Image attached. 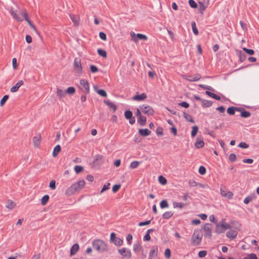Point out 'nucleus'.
<instances>
[{"mask_svg": "<svg viewBox=\"0 0 259 259\" xmlns=\"http://www.w3.org/2000/svg\"><path fill=\"white\" fill-rule=\"evenodd\" d=\"M84 185L85 182L84 180L79 181L77 183H75L68 187L65 191V194L68 196H71L75 192L82 189Z\"/></svg>", "mask_w": 259, "mask_h": 259, "instance_id": "nucleus-1", "label": "nucleus"}, {"mask_svg": "<svg viewBox=\"0 0 259 259\" xmlns=\"http://www.w3.org/2000/svg\"><path fill=\"white\" fill-rule=\"evenodd\" d=\"M92 245L94 249L98 251L103 252L108 250V246L106 243L100 239L93 241Z\"/></svg>", "mask_w": 259, "mask_h": 259, "instance_id": "nucleus-2", "label": "nucleus"}, {"mask_svg": "<svg viewBox=\"0 0 259 259\" xmlns=\"http://www.w3.org/2000/svg\"><path fill=\"white\" fill-rule=\"evenodd\" d=\"M78 89L85 95L89 94L90 92V85L88 81L85 79H81L77 85Z\"/></svg>", "mask_w": 259, "mask_h": 259, "instance_id": "nucleus-3", "label": "nucleus"}, {"mask_svg": "<svg viewBox=\"0 0 259 259\" xmlns=\"http://www.w3.org/2000/svg\"><path fill=\"white\" fill-rule=\"evenodd\" d=\"M73 68L75 75L80 76L82 74V68L79 59L77 58H75L73 62Z\"/></svg>", "mask_w": 259, "mask_h": 259, "instance_id": "nucleus-4", "label": "nucleus"}, {"mask_svg": "<svg viewBox=\"0 0 259 259\" xmlns=\"http://www.w3.org/2000/svg\"><path fill=\"white\" fill-rule=\"evenodd\" d=\"M202 240V235L198 231H195L193 234L191 242L193 245H198Z\"/></svg>", "mask_w": 259, "mask_h": 259, "instance_id": "nucleus-5", "label": "nucleus"}, {"mask_svg": "<svg viewBox=\"0 0 259 259\" xmlns=\"http://www.w3.org/2000/svg\"><path fill=\"white\" fill-rule=\"evenodd\" d=\"M130 35L132 40L136 43L138 42L139 39L146 40L148 39L146 35L141 33L136 34L133 31L131 32Z\"/></svg>", "mask_w": 259, "mask_h": 259, "instance_id": "nucleus-6", "label": "nucleus"}, {"mask_svg": "<svg viewBox=\"0 0 259 259\" xmlns=\"http://www.w3.org/2000/svg\"><path fill=\"white\" fill-rule=\"evenodd\" d=\"M140 108L143 113L148 116L152 115L154 114V110L149 105H143L140 106Z\"/></svg>", "mask_w": 259, "mask_h": 259, "instance_id": "nucleus-7", "label": "nucleus"}, {"mask_svg": "<svg viewBox=\"0 0 259 259\" xmlns=\"http://www.w3.org/2000/svg\"><path fill=\"white\" fill-rule=\"evenodd\" d=\"M202 230L204 232V236L205 237L210 238L212 236V228L211 225L209 224H205L203 227Z\"/></svg>", "mask_w": 259, "mask_h": 259, "instance_id": "nucleus-8", "label": "nucleus"}, {"mask_svg": "<svg viewBox=\"0 0 259 259\" xmlns=\"http://www.w3.org/2000/svg\"><path fill=\"white\" fill-rule=\"evenodd\" d=\"M221 195L224 197H227L229 199H231L233 196V193L230 191H227L225 186H222L220 189Z\"/></svg>", "mask_w": 259, "mask_h": 259, "instance_id": "nucleus-9", "label": "nucleus"}, {"mask_svg": "<svg viewBox=\"0 0 259 259\" xmlns=\"http://www.w3.org/2000/svg\"><path fill=\"white\" fill-rule=\"evenodd\" d=\"M21 15L23 17L24 19L27 22L30 27L36 32L37 33V30L35 26L31 23L30 20L27 17V14L26 11L24 10L21 12Z\"/></svg>", "mask_w": 259, "mask_h": 259, "instance_id": "nucleus-10", "label": "nucleus"}, {"mask_svg": "<svg viewBox=\"0 0 259 259\" xmlns=\"http://www.w3.org/2000/svg\"><path fill=\"white\" fill-rule=\"evenodd\" d=\"M9 11L14 19L19 22H21L23 21V18L22 17V16L21 15V16L18 15L17 14V11L15 10L13 7H11L9 9Z\"/></svg>", "mask_w": 259, "mask_h": 259, "instance_id": "nucleus-11", "label": "nucleus"}, {"mask_svg": "<svg viewBox=\"0 0 259 259\" xmlns=\"http://www.w3.org/2000/svg\"><path fill=\"white\" fill-rule=\"evenodd\" d=\"M118 252L123 257H131L132 256L131 250L126 248L119 249Z\"/></svg>", "mask_w": 259, "mask_h": 259, "instance_id": "nucleus-12", "label": "nucleus"}, {"mask_svg": "<svg viewBox=\"0 0 259 259\" xmlns=\"http://www.w3.org/2000/svg\"><path fill=\"white\" fill-rule=\"evenodd\" d=\"M185 78L191 82L199 80L201 78V76L199 74H196L193 76H185Z\"/></svg>", "mask_w": 259, "mask_h": 259, "instance_id": "nucleus-13", "label": "nucleus"}, {"mask_svg": "<svg viewBox=\"0 0 259 259\" xmlns=\"http://www.w3.org/2000/svg\"><path fill=\"white\" fill-rule=\"evenodd\" d=\"M237 234L238 233L236 231L230 230L227 232L226 236L230 239H234L237 237Z\"/></svg>", "mask_w": 259, "mask_h": 259, "instance_id": "nucleus-14", "label": "nucleus"}, {"mask_svg": "<svg viewBox=\"0 0 259 259\" xmlns=\"http://www.w3.org/2000/svg\"><path fill=\"white\" fill-rule=\"evenodd\" d=\"M23 81L21 80H19L14 86L12 87L10 91L12 93H15L18 91L19 88L23 84Z\"/></svg>", "mask_w": 259, "mask_h": 259, "instance_id": "nucleus-15", "label": "nucleus"}, {"mask_svg": "<svg viewBox=\"0 0 259 259\" xmlns=\"http://www.w3.org/2000/svg\"><path fill=\"white\" fill-rule=\"evenodd\" d=\"M204 145V143L203 142V139L201 138H197L196 139V141L195 143V146L196 148H202Z\"/></svg>", "mask_w": 259, "mask_h": 259, "instance_id": "nucleus-16", "label": "nucleus"}, {"mask_svg": "<svg viewBox=\"0 0 259 259\" xmlns=\"http://www.w3.org/2000/svg\"><path fill=\"white\" fill-rule=\"evenodd\" d=\"M147 98V95L145 93H142L140 95H137L133 97V99L135 101H143Z\"/></svg>", "mask_w": 259, "mask_h": 259, "instance_id": "nucleus-17", "label": "nucleus"}, {"mask_svg": "<svg viewBox=\"0 0 259 259\" xmlns=\"http://www.w3.org/2000/svg\"><path fill=\"white\" fill-rule=\"evenodd\" d=\"M225 230L224 229L220 223L217 224L215 229V232L217 234H220L225 232Z\"/></svg>", "mask_w": 259, "mask_h": 259, "instance_id": "nucleus-18", "label": "nucleus"}, {"mask_svg": "<svg viewBox=\"0 0 259 259\" xmlns=\"http://www.w3.org/2000/svg\"><path fill=\"white\" fill-rule=\"evenodd\" d=\"M79 248V245L77 243L74 244L71 248L70 255H73L76 253Z\"/></svg>", "mask_w": 259, "mask_h": 259, "instance_id": "nucleus-19", "label": "nucleus"}, {"mask_svg": "<svg viewBox=\"0 0 259 259\" xmlns=\"http://www.w3.org/2000/svg\"><path fill=\"white\" fill-rule=\"evenodd\" d=\"M70 17L75 25H78L79 17L78 15H75L73 14H70Z\"/></svg>", "mask_w": 259, "mask_h": 259, "instance_id": "nucleus-20", "label": "nucleus"}, {"mask_svg": "<svg viewBox=\"0 0 259 259\" xmlns=\"http://www.w3.org/2000/svg\"><path fill=\"white\" fill-rule=\"evenodd\" d=\"M142 247L141 245V244L137 242V243H135L133 245V250L134 251L137 253L138 252L142 251Z\"/></svg>", "mask_w": 259, "mask_h": 259, "instance_id": "nucleus-21", "label": "nucleus"}, {"mask_svg": "<svg viewBox=\"0 0 259 259\" xmlns=\"http://www.w3.org/2000/svg\"><path fill=\"white\" fill-rule=\"evenodd\" d=\"M235 111H241V109L235 107H230L227 109V112L230 115H234Z\"/></svg>", "mask_w": 259, "mask_h": 259, "instance_id": "nucleus-22", "label": "nucleus"}, {"mask_svg": "<svg viewBox=\"0 0 259 259\" xmlns=\"http://www.w3.org/2000/svg\"><path fill=\"white\" fill-rule=\"evenodd\" d=\"M154 231V229H148L147 232H146V234L144 235V237H143V240L144 241H149L151 239V237L150 236V234L153 232Z\"/></svg>", "mask_w": 259, "mask_h": 259, "instance_id": "nucleus-23", "label": "nucleus"}, {"mask_svg": "<svg viewBox=\"0 0 259 259\" xmlns=\"http://www.w3.org/2000/svg\"><path fill=\"white\" fill-rule=\"evenodd\" d=\"M41 138L39 135L35 136L33 139L34 145L35 147H38L40 143Z\"/></svg>", "mask_w": 259, "mask_h": 259, "instance_id": "nucleus-24", "label": "nucleus"}, {"mask_svg": "<svg viewBox=\"0 0 259 259\" xmlns=\"http://www.w3.org/2000/svg\"><path fill=\"white\" fill-rule=\"evenodd\" d=\"M104 103L106 105L108 106L110 108H112L114 112H115L117 109V107L115 104H114L113 102H110V101L105 100Z\"/></svg>", "mask_w": 259, "mask_h": 259, "instance_id": "nucleus-25", "label": "nucleus"}, {"mask_svg": "<svg viewBox=\"0 0 259 259\" xmlns=\"http://www.w3.org/2000/svg\"><path fill=\"white\" fill-rule=\"evenodd\" d=\"M198 4H199L198 11H199V13L202 15L203 14L204 11L207 8V6H205L204 4V3L201 2H199Z\"/></svg>", "mask_w": 259, "mask_h": 259, "instance_id": "nucleus-26", "label": "nucleus"}, {"mask_svg": "<svg viewBox=\"0 0 259 259\" xmlns=\"http://www.w3.org/2000/svg\"><path fill=\"white\" fill-rule=\"evenodd\" d=\"M94 89L95 91H96V92L99 95H100L101 96L103 97H107V93L105 92V91H104L103 90H97V87L96 86L94 87Z\"/></svg>", "mask_w": 259, "mask_h": 259, "instance_id": "nucleus-27", "label": "nucleus"}, {"mask_svg": "<svg viewBox=\"0 0 259 259\" xmlns=\"http://www.w3.org/2000/svg\"><path fill=\"white\" fill-rule=\"evenodd\" d=\"M139 134L143 136H147L151 133V132L147 128L140 129L139 130Z\"/></svg>", "mask_w": 259, "mask_h": 259, "instance_id": "nucleus-28", "label": "nucleus"}, {"mask_svg": "<svg viewBox=\"0 0 259 259\" xmlns=\"http://www.w3.org/2000/svg\"><path fill=\"white\" fill-rule=\"evenodd\" d=\"M103 156L101 155H97L95 156L94 163L95 164H100L103 162Z\"/></svg>", "mask_w": 259, "mask_h": 259, "instance_id": "nucleus-29", "label": "nucleus"}, {"mask_svg": "<svg viewBox=\"0 0 259 259\" xmlns=\"http://www.w3.org/2000/svg\"><path fill=\"white\" fill-rule=\"evenodd\" d=\"M146 117L142 115L140 117H138V122L141 125L144 126L146 124Z\"/></svg>", "mask_w": 259, "mask_h": 259, "instance_id": "nucleus-30", "label": "nucleus"}, {"mask_svg": "<svg viewBox=\"0 0 259 259\" xmlns=\"http://www.w3.org/2000/svg\"><path fill=\"white\" fill-rule=\"evenodd\" d=\"M202 106L203 107H209L212 104V102L211 101L207 100H202Z\"/></svg>", "mask_w": 259, "mask_h": 259, "instance_id": "nucleus-31", "label": "nucleus"}, {"mask_svg": "<svg viewBox=\"0 0 259 259\" xmlns=\"http://www.w3.org/2000/svg\"><path fill=\"white\" fill-rule=\"evenodd\" d=\"M172 205L174 208L182 209L186 206V204L182 202H177L175 201L172 203Z\"/></svg>", "mask_w": 259, "mask_h": 259, "instance_id": "nucleus-32", "label": "nucleus"}, {"mask_svg": "<svg viewBox=\"0 0 259 259\" xmlns=\"http://www.w3.org/2000/svg\"><path fill=\"white\" fill-rule=\"evenodd\" d=\"M57 95L59 98L61 99L63 98L66 95V91H64L63 90L60 89H57Z\"/></svg>", "mask_w": 259, "mask_h": 259, "instance_id": "nucleus-33", "label": "nucleus"}, {"mask_svg": "<svg viewBox=\"0 0 259 259\" xmlns=\"http://www.w3.org/2000/svg\"><path fill=\"white\" fill-rule=\"evenodd\" d=\"M61 151V146L59 145H57L55 146L53 152V155L54 157H56L59 152Z\"/></svg>", "mask_w": 259, "mask_h": 259, "instance_id": "nucleus-34", "label": "nucleus"}, {"mask_svg": "<svg viewBox=\"0 0 259 259\" xmlns=\"http://www.w3.org/2000/svg\"><path fill=\"white\" fill-rule=\"evenodd\" d=\"M157 249H151L150 251L149 254V259H152L154 256L157 255Z\"/></svg>", "mask_w": 259, "mask_h": 259, "instance_id": "nucleus-35", "label": "nucleus"}, {"mask_svg": "<svg viewBox=\"0 0 259 259\" xmlns=\"http://www.w3.org/2000/svg\"><path fill=\"white\" fill-rule=\"evenodd\" d=\"M220 224H221V225L222 226V227H223V228L225 230H227V229H230L231 228V225L225 222L224 220H223L220 222Z\"/></svg>", "mask_w": 259, "mask_h": 259, "instance_id": "nucleus-36", "label": "nucleus"}, {"mask_svg": "<svg viewBox=\"0 0 259 259\" xmlns=\"http://www.w3.org/2000/svg\"><path fill=\"white\" fill-rule=\"evenodd\" d=\"M123 240L119 238H116L112 242L117 246H120L123 244Z\"/></svg>", "mask_w": 259, "mask_h": 259, "instance_id": "nucleus-37", "label": "nucleus"}, {"mask_svg": "<svg viewBox=\"0 0 259 259\" xmlns=\"http://www.w3.org/2000/svg\"><path fill=\"white\" fill-rule=\"evenodd\" d=\"M15 205L16 204L12 200H8L6 204V207L10 209H12L14 208Z\"/></svg>", "mask_w": 259, "mask_h": 259, "instance_id": "nucleus-38", "label": "nucleus"}, {"mask_svg": "<svg viewBox=\"0 0 259 259\" xmlns=\"http://www.w3.org/2000/svg\"><path fill=\"white\" fill-rule=\"evenodd\" d=\"M173 214L171 211H166L163 214L162 218L164 219H168L173 215Z\"/></svg>", "mask_w": 259, "mask_h": 259, "instance_id": "nucleus-39", "label": "nucleus"}, {"mask_svg": "<svg viewBox=\"0 0 259 259\" xmlns=\"http://www.w3.org/2000/svg\"><path fill=\"white\" fill-rule=\"evenodd\" d=\"M49 200V196L48 195H44L41 199V203L42 205H46Z\"/></svg>", "mask_w": 259, "mask_h": 259, "instance_id": "nucleus-40", "label": "nucleus"}, {"mask_svg": "<svg viewBox=\"0 0 259 259\" xmlns=\"http://www.w3.org/2000/svg\"><path fill=\"white\" fill-rule=\"evenodd\" d=\"M184 117L187 120L189 121V122H190L191 123L194 122V120H193L192 117L190 115L184 112Z\"/></svg>", "mask_w": 259, "mask_h": 259, "instance_id": "nucleus-41", "label": "nucleus"}, {"mask_svg": "<svg viewBox=\"0 0 259 259\" xmlns=\"http://www.w3.org/2000/svg\"><path fill=\"white\" fill-rule=\"evenodd\" d=\"M140 164V162L138 161H134L130 164V167L131 169L136 168Z\"/></svg>", "mask_w": 259, "mask_h": 259, "instance_id": "nucleus-42", "label": "nucleus"}, {"mask_svg": "<svg viewBox=\"0 0 259 259\" xmlns=\"http://www.w3.org/2000/svg\"><path fill=\"white\" fill-rule=\"evenodd\" d=\"M198 131V127L196 125H195V126H193L192 127V132H191V136L192 137H195V136L196 135L197 132Z\"/></svg>", "mask_w": 259, "mask_h": 259, "instance_id": "nucleus-43", "label": "nucleus"}, {"mask_svg": "<svg viewBox=\"0 0 259 259\" xmlns=\"http://www.w3.org/2000/svg\"><path fill=\"white\" fill-rule=\"evenodd\" d=\"M250 113L247 111L243 110L241 112V116L244 118L249 117L250 116Z\"/></svg>", "mask_w": 259, "mask_h": 259, "instance_id": "nucleus-44", "label": "nucleus"}, {"mask_svg": "<svg viewBox=\"0 0 259 259\" xmlns=\"http://www.w3.org/2000/svg\"><path fill=\"white\" fill-rule=\"evenodd\" d=\"M191 24H192V30H193V32L194 33V34L196 35H198V30L196 27L195 22L194 21H193L192 22Z\"/></svg>", "mask_w": 259, "mask_h": 259, "instance_id": "nucleus-45", "label": "nucleus"}, {"mask_svg": "<svg viewBox=\"0 0 259 259\" xmlns=\"http://www.w3.org/2000/svg\"><path fill=\"white\" fill-rule=\"evenodd\" d=\"M124 116H125V118H126L127 119L131 118L132 117H133L132 112L130 110H126L124 112Z\"/></svg>", "mask_w": 259, "mask_h": 259, "instance_id": "nucleus-46", "label": "nucleus"}, {"mask_svg": "<svg viewBox=\"0 0 259 259\" xmlns=\"http://www.w3.org/2000/svg\"><path fill=\"white\" fill-rule=\"evenodd\" d=\"M75 92V89L74 87H69L66 91V93H67L70 95H72L74 94Z\"/></svg>", "mask_w": 259, "mask_h": 259, "instance_id": "nucleus-47", "label": "nucleus"}, {"mask_svg": "<svg viewBox=\"0 0 259 259\" xmlns=\"http://www.w3.org/2000/svg\"><path fill=\"white\" fill-rule=\"evenodd\" d=\"M97 51H98V54L100 56H101L104 58H106L107 57V53L105 50L99 49Z\"/></svg>", "mask_w": 259, "mask_h": 259, "instance_id": "nucleus-48", "label": "nucleus"}, {"mask_svg": "<svg viewBox=\"0 0 259 259\" xmlns=\"http://www.w3.org/2000/svg\"><path fill=\"white\" fill-rule=\"evenodd\" d=\"M253 198H254L253 196H248L246 197V198H245V199H244L243 202H244V203L245 204H248L250 202L252 201Z\"/></svg>", "mask_w": 259, "mask_h": 259, "instance_id": "nucleus-49", "label": "nucleus"}, {"mask_svg": "<svg viewBox=\"0 0 259 259\" xmlns=\"http://www.w3.org/2000/svg\"><path fill=\"white\" fill-rule=\"evenodd\" d=\"M160 206L161 208H167L168 207V204L166 200H163L160 203Z\"/></svg>", "mask_w": 259, "mask_h": 259, "instance_id": "nucleus-50", "label": "nucleus"}, {"mask_svg": "<svg viewBox=\"0 0 259 259\" xmlns=\"http://www.w3.org/2000/svg\"><path fill=\"white\" fill-rule=\"evenodd\" d=\"M188 184L191 187H194L198 186V183L194 180H190L188 182Z\"/></svg>", "mask_w": 259, "mask_h": 259, "instance_id": "nucleus-51", "label": "nucleus"}, {"mask_svg": "<svg viewBox=\"0 0 259 259\" xmlns=\"http://www.w3.org/2000/svg\"><path fill=\"white\" fill-rule=\"evenodd\" d=\"M243 259H258L255 254L250 253Z\"/></svg>", "mask_w": 259, "mask_h": 259, "instance_id": "nucleus-52", "label": "nucleus"}, {"mask_svg": "<svg viewBox=\"0 0 259 259\" xmlns=\"http://www.w3.org/2000/svg\"><path fill=\"white\" fill-rule=\"evenodd\" d=\"M158 180L159 183L162 185H165L167 182L166 179L162 176L159 177Z\"/></svg>", "mask_w": 259, "mask_h": 259, "instance_id": "nucleus-53", "label": "nucleus"}, {"mask_svg": "<svg viewBox=\"0 0 259 259\" xmlns=\"http://www.w3.org/2000/svg\"><path fill=\"white\" fill-rule=\"evenodd\" d=\"M49 187L52 190H55L56 188V181L55 180H52L50 182Z\"/></svg>", "mask_w": 259, "mask_h": 259, "instance_id": "nucleus-54", "label": "nucleus"}, {"mask_svg": "<svg viewBox=\"0 0 259 259\" xmlns=\"http://www.w3.org/2000/svg\"><path fill=\"white\" fill-rule=\"evenodd\" d=\"M8 99H9V96L8 95L4 96L3 97V98L1 100V102H0L1 106H3Z\"/></svg>", "mask_w": 259, "mask_h": 259, "instance_id": "nucleus-55", "label": "nucleus"}, {"mask_svg": "<svg viewBox=\"0 0 259 259\" xmlns=\"http://www.w3.org/2000/svg\"><path fill=\"white\" fill-rule=\"evenodd\" d=\"M83 170V167L80 165H76L74 167V170L77 174H79Z\"/></svg>", "mask_w": 259, "mask_h": 259, "instance_id": "nucleus-56", "label": "nucleus"}, {"mask_svg": "<svg viewBox=\"0 0 259 259\" xmlns=\"http://www.w3.org/2000/svg\"><path fill=\"white\" fill-rule=\"evenodd\" d=\"M164 255L166 258H169L171 256V251L169 248H166L164 251Z\"/></svg>", "mask_w": 259, "mask_h": 259, "instance_id": "nucleus-57", "label": "nucleus"}, {"mask_svg": "<svg viewBox=\"0 0 259 259\" xmlns=\"http://www.w3.org/2000/svg\"><path fill=\"white\" fill-rule=\"evenodd\" d=\"M110 184L109 183H107L106 184H105L103 186V188H102V190H101V191L100 192V194L102 193L105 191L109 189V188H110Z\"/></svg>", "mask_w": 259, "mask_h": 259, "instance_id": "nucleus-58", "label": "nucleus"}, {"mask_svg": "<svg viewBox=\"0 0 259 259\" xmlns=\"http://www.w3.org/2000/svg\"><path fill=\"white\" fill-rule=\"evenodd\" d=\"M189 4L192 8H196L197 7V5L194 0H189Z\"/></svg>", "mask_w": 259, "mask_h": 259, "instance_id": "nucleus-59", "label": "nucleus"}, {"mask_svg": "<svg viewBox=\"0 0 259 259\" xmlns=\"http://www.w3.org/2000/svg\"><path fill=\"white\" fill-rule=\"evenodd\" d=\"M243 50L244 51H245L246 53H247L248 54L250 55H252L254 54V51L253 50H251V49H247L246 48H243Z\"/></svg>", "mask_w": 259, "mask_h": 259, "instance_id": "nucleus-60", "label": "nucleus"}, {"mask_svg": "<svg viewBox=\"0 0 259 259\" xmlns=\"http://www.w3.org/2000/svg\"><path fill=\"white\" fill-rule=\"evenodd\" d=\"M132 239H133V236L131 234H129L126 236V240L127 243L128 245H131L132 244Z\"/></svg>", "mask_w": 259, "mask_h": 259, "instance_id": "nucleus-61", "label": "nucleus"}, {"mask_svg": "<svg viewBox=\"0 0 259 259\" xmlns=\"http://www.w3.org/2000/svg\"><path fill=\"white\" fill-rule=\"evenodd\" d=\"M229 159L230 161L232 162H235L236 160V155L234 153L230 154L229 157Z\"/></svg>", "mask_w": 259, "mask_h": 259, "instance_id": "nucleus-62", "label": "nucleus"}, {"mask_svg": "<svg viewBox=\"0 0 259 259\" xmlns=\"http://www.w3.org/2000/svg\"><path fill=\"white\" fill-rule=\"evenodd\" d=\"M248 145L245 142H241L239 144L238 147L241 148L245 149L248 147Z\"/></svg>", "mask_w": 259, "mask_h": 259, "instance_id": "nucleus-63", "label": "nucleus"}, {"mask_svg": "<svg viewBox=\"0 0 259 259\" xmlns=\"http://www.w3.org/2000/svg\"><path fill=\"white\" fill-rule=\"evenodd\" d=\"M90 69L92 73H96L98 71V68L95 65H92L90 66Z\"/></svg>", "mask_w": 259, "mask_h": 259, "instance_id": "nucleus-64", "label": "nucleus"}]
</instances>
